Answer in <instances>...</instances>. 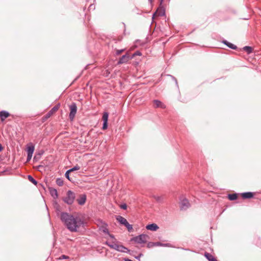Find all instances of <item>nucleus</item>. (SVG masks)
<instances>
[{
  "instance_id": "f257e3e1",
  "label": "nucleus",
  "mask_w": 261,
  "mask_h": 261,
  "mask_svg": "<svg viewBox=\"0 0 261 261\" xmlns=\"http://www.w3.org/2000/svg\"><path fill=\"white\" fill-rule=\"evenodd\" d=\"M61 220L65 225L71 232H76L83 224L84 221L79 217H74L73 215L66 212L61 214Z\"/></svg>"
},
{
  "instance_id": "f03ea898",
  "label": "nucleus",
  "mask_w": 261,
  "mask_h": 261,
  "mask_svg": "<svg viewBox=\"0 0 261 261\" xmlns=\"http://www.w3.org/2000/svg\"><path fill=\"white\" fill-rule=\"evenodd\" d=\"M105 244L111 248L114 249L119 252H128L129 251L126 247L122 245H119L116 243H111L108 241H107Z\"/></svg>"
},
{
  "instance_id": "7ed1b4c3",
  "label": "nucleus",
  "mask_w": 261,
  "mask_h": 261,
  "mask_svg": "<svg viewBox=\"0 0 261 261\" xmlns=\"http://www.w3.org/2000/svg\"><path fill=\"white\" fill-rule=\"evenodd\" d=\"M75 198V193L71 190L67 192L66 196L63 198V201L68 205L72 204Z\"/></svg>"
},
{
  "instance_id": "20e7f679",
  "label": "nucleus",
  "mask_w": 261,
  "mask_h": 261,
  "mask_svg": "<svg viewBox=\"0 0 261 261\" xmlns=\"http://www.w3.org/2000/svg\"><path fill=\"white\" fill-rule=\"evenodd\" d=\"M149 237L147 234H141L131 239V241H134L137 244H145L147 242Z\"/></svg>"
},
{
  "instance_id": "39448f33",
  "label": "nucleus",
  "mask_w": 261,
  "mask_h": 261,
  "mask_svg": "<svg viewBox=\"0 0 261 261\" xmlns=\"http://www.w3.org/2000/svg\"><path fill=\"white\" fill-rule=\"evenodd\" d=\"M99 224L100 225H98L99 227V229L100 231H102L105 234H109V231L108 228V224L103 222L102 220H99Z\"/></svg>"
},
{
  "instance_id": "423d86ee",
  "label": "nucleus",
  "mask_w": 261,
  "mask_h": 261,
  "mask_svg": "<svg viewBox=\"0 0 261 261\" xmlns=\"http://www.w3.org/2000/svg\"><path fill=\"white\" fill-rule=\"evenodd\" d=\"M155 246H170V244L166 243L163 244L159 242H148L147 245V247L148 248H151Z\"/></svg>"
},
{
  "instance_id": "0eeeda50",
  "label": "nucleus",
  "mask_w": 261,
  "mask_h": 261,
  "mask_svg": "<svg viewBox=\"0 0 261 261\" xmlns=\"http://www.w3.org/2000/svg\"><path fill=\"white\" fill-rule=\"evenodd\" d=\"M132 58H130L128 53H126L125 55L122 56L119 60L117 64L120 65L123 63H126L128 62Z\"/></svg>"
},
{
  "instance_id": "6e6552de",
  "label": "nucleus",
  "mask_w": 261,
  "mask_h": 261,
  "mask_svg": "<svg viewBox=\"0 0 261 261\" xmlns=\"http://www.w3.org/2000/svg\"><path fill=\"white\" fill-rule=\"evenodd\" d=\"M190 206V203L187 198H184L180 202V209L186 210Z\"/></svg>"
},
{
  "instance_id": "1a4fd4ad",
  "label": "nucleus",
  "mask_w": 261,
  "mask_h": 261,
  "mask_svg": "<svg viewBox=\"0 0 261 261\" xmlns=\"http://www.w3.org/2000/svg\"><path fill=\"white\" fill-rule=\"evenodd\" d=\"M86 199L87 196L85 194H81L80 195V197L77 198L76 201L79 205H83L85 203Z\"/></svg>"
},
{
  "instance_id": "9d476101",
  "label": "nucleus",
  "mask_w": 261,
  "mask_h": 261,
  "mask_svg": "<svg viewBox=\"0 0 261 261\" xmlns=\"http://www.w3.org/2000/svg\"><path fill=\"white\" fill-rule=\"evenodd\" d=\"M109 115H102V127L103 130H106L108 128V122Z\"/></svg>"
},
{
  "instance_id": "9b49d317",
  "label": "nucleus",
  "mask_w": 261,
  "mask_h": 261,
  "mask_svg": "<svg viewBox=\"0 0 261 261\" xmlns=\"http://www.w3.org/2000/svg\"><path fill=\"white\" fill-rule=\"evenodd\" d=\"M153 107L155 108H161L163 109L166 108V105L158 100H154L153 101Z\"/></svg>"
},
{
  "instance_id": "f8f14e48",
  "label": "nucleus",
  "mask_w": 261,
  "mask_h": 261,
  "mask_svg": "<svg viewBox=\"0 0 261 261\" xmlns=\"http://www.w3.org/2000/svg\"><path fill=\"white\" fill-rule=\"evenodd\" d=\"M254 195V193L251 192H247L241 193V196L244 199L253 198Z\"/></svg>"
},
{
  "instance_id": "ddd939ff",
  "label": "nucleus",
  "mask_w": 261,
  "mask_h": 261,
  "mask_svg": "<svg viewBox=\"0 0 261 261\" xmlns=\"http://www.w3.org/2000/svg\"><path fill=\"white\" fill-rule=\"evenodd\" d=\"M49 192L51 196L53 197L54 199H57L58 197V194L57 190L52 187H49L48 188Z\"/></svg>"
},
{
  "instance_id": "4468645a",
  "label": "nucleus",
  "mask_w": 261,
  "mask_h": 261,
  "mask_svg": "<svg viewBox=\"0 0 261 261\" xmlns=\"http://www.w3.org/2000/svg\"><path fill=\"white\" fill-rule=\"evenodd\" d=\"M70 110V114H75L77 111V107L76 105L74 102H72L69 106Z\"/></svg>"
},
{
  "instance_id": "2eb2a0df",
  "label": "nucleus",
  "mask_w": 261,
  "mask_h": 261,
  "mask_svg": "<svg viewBox=\"0 0 261 261\" xmlns=\"http://www.w3.org/2000/svg\"><path fill=\"white\" fill-rule=\"evenodd\" d=\"M146 228L148 230L156 231L159 228V226L155 223H152L147 225Z\"/></svg>"
},
{
  "instance_id": "dca6fc26",
  "label": "nucleus",
  "mask_w": 261,
  "mask_h": 261,
  "mask_svg": "<svg viewBox=\"0 0 261 261\" xmlns=\"http://www.w3.org/2000/svg\"><path fill=\"white\" fill-rule=\"evenodd\" d=\"M204 256L208 261H217L213 255L207 252L204 253Z\"/></svg>"
},
{
  "instance_id": "f3484780",
  "label": "nucleus",
  "mask_w": 261,
  "mask_h": 261,
  "mask_svg": "<svg viewBox=\"0 0 261 261\" xmlns=\"http://www.w3.org/2000/svg\"><path fill=\"white\" fill-rule=\"evenodd\" d=\"M116 220L118 221L120 224L125 225L128 222L126 219L123 218L121 216H117L116 217Z\"/></svg>"
},
{
  "instance_id": "a211bd4d",
  "label": "nucleus",
  "mask_w": 261,
  "mask_h": 261,
  "mask_svg": "<svg viewBox=\"0 0 261 261\" xmlns=\"http://www.w3.org/2000/svg\"><path fill=\"white\" fill-rule=\"evenodd\" d=\"M60 105L58 104L56 106H55L48 112V114H54V113H56L57 111L59 110L60 108Z\"/></svg>"
},
{
  "instance_id": "6ab92c4d",
  "label": "nucleus",
  "mask_w": 261,
  "mask_h": 261,
  "mask_svg": "<svg viewBox=\"0 0 261 261\" xmlns=\"http://www.w3.org/2000/svg\"><path fill=\"white\" fill-rule=\"evenodd\" d=\"M223 43L226 45L228 47L233 49H236L237 47L235 45L228 42L226 40H224L223 41Z\"/></svg>"
},
{
  "instance_id": "aec40b11",
  "label": "nucleus",
  "mask_w": 261,
  "mask_h": 261,
  "mask_svg": "<svg viewBox=\"0 0 261 261\" xmlns=\"http://www.w3.org/2000/svg\"><path fill=\"white\" fill-rule=\"evenodd\" d=\"M238 198V194L237 193L229 194L228 195V198L230 201L235 200Z\"/></svg>"
},
{
  "instance_id": "412c9836",
  "label": "nucleus",
  "mask_w": 261,
  "mask_h": 261,
  "mask_svg": "<svg viewBox=\"0 0 261 261\" xmlns=\"http://www.w3.org/2000/svg\"><path fill=\"white\" fill-rule=\"evenodd\" d=\"M153 197L157 202H160V203H162L163 202L164 197L163 196H159L154 195Z\"/></svg>"
},
{
  "instance_id": "4be33fe9",
  "label": "nucleus",
  "mask_w": 261,
  "mask_h": 261,
  "mask_svg": "<svg viewBox=\"0 0 261 261\" xmlns=\"http://www.w3.org/2000/svg\"><path fill=\"white\" fill-rule=\"evenodd\" d=\"M34 146L31 145L27 147V154H33L34 151Z\"/></svg>"
},
{
  "instance_id": "5701e85b",
  "label": "nucleus",
  "mask_w": 261,
  "mask_h": 261,
  "mask_svg": "<svg viewBox=\"0 0 261 261\" xmlns=\"http://www.w3.org/2000/svg\"><path fill=\"white\" fill-rule=\"evenodd\" d=\"M28 178L31 182H32L35 186H37L38 182L36 180H35L31 175H29L28 176Z\"/></svg>"
},
{
  "instance_id": "b1692460",
  "label": "nucleus",
  "mask_w": 261,
  "mask_h": 261,
  "mask_svg": "<svg viewBox=\"0 0 261 261\" xmlns=\"http://www.w3.org/2000/svg\"><path fill=\"white\" fill-rule=\"evenodd\" d=\"M243 50L249 54L252 52L253 49L250 46H246L243 47Z\"/></svg>"
},
{
  "instance_id": "393cba45",
  "label": "nucleus",
  "mask_w": 261,
  "mask_h": 261,
  "mask_svg": "<svg viewBox=\"0 0 261 261\" xmlns=\"http://www.w3.org/2000/svg\"><path fill=\"white\" fill-rule=\"evenodd\" d=\"M124 226L127 228L129 232H132L133 231V226L132 225L129 224L128 222H127Z\"/></svg>"
},
{
  "instance_id": "a878e982",
  "label": "nucleus",
  "mask_w": 261,
  "mask_h": 261,
  "mask_svg": "<svg viewBox=\"0 0 261 261\" xmlns=\"http://www.w3.org/2000/svg\"><path fill=\"white\" fill-rule=\"evenodd\" d=\"M56 184L59 186H62L63 185V180L60 178H58L56 179Z\"/></svg>"
},
{
  "instance_id": "bb28decb",
  "label": "nucleus",
  "mask_w": 261,
  "mask_h": 261,
  "mask_svg": "<svg viewBox=\"0 0 261 261\" xmlns=\"http://www.w3.org/2000/svg\"><path fill=\"white\" fill-rule=\"evenodd\" d=\"M80 167L76 165V166H75L74 167H73V168L69 169L68 170L71 172H73L74 171H75V170H80Z\"/></svg>"
},
{
  "instance_id": "cd10ccee",
  "label": "nucleus",
  "mask_w": 261,
  "mask_h": 261,
  "mask_svg": "<svg viewBox=\"0 0 261 261\" xmlns=\"http://www.w3.org/2000/svg\"><path fill=\"white\" fill-rule=\"evenodd\" d=\"M10 116V115H0V119L2 122L4 123L6 119Z\"/></svg>"
},
{
  "instance_id": "c85d7f7f",
  "label": "nucleus",
  "mask_w": 261,
  "mask_h": 261,
  "mask_svg": "<svg viewBox=\"0 0 261 261\" xmlns=\"http://www.w3.org/2000/svg\"><path fill=\"white\" fill-rule=\"evenodd\" d=\"M125 49H117L116 51V55L118 56L120 55L121 53H122Z\"/></svg>"
},
{
  "instance_id": "c756f323",
  "label": "nucleus",
  "mask_w": 261,
  "mask_h": 261,
  "mask_svg": "<svg viewBox=\"0 0 261 261\" xmlns=\"http://www.w3.org/2000/svg\"><path fill=\"white\" fill-rule=\"evenodd\" d=\"M137 56H142V53L140 51H136L135 53L132 55V58Z\"/></svg>"
},
{
  "instance_id": "7c9ffc66",
  "label": "nucleus",
  "mask_w": 261,
  "mask_h": 261,
  "mask_svg": "<svg viewBox=\"0 0 261 261\" xmlns=\"http://www.w3.org/2000/svg\"><path fill=\"white\" fill-rule=\"evenodd\" d=\"M70 172L68 170L66 173H65V177L70 181H71V179H70V176H69V174H70Z\"/></svg>"
},
{
  "instance_id": "2f4dec72",
  "label": "nucleus",
  "mask_w": 261,
  "mask_h": 261,
  "mask_svg": "<svg viewBox=\"0 0 261 261\" xmlns=\"http://www.w3.org/2000/svg\"><path fill=\"white\" fill-rule=\"evenodd\" d=\"M51 115H45L42 118V123L44 122L45 121H46L50 116Z\"/></svg>"
},
{
  "instance_id": "473e14b6",
  "label": "nucleus",
  "mask_w": 261,
  "mask_h": 261,
  "mask_svg": "<svg viewBox=\"0 0 261 261\" xmlns=\"http://www.w3.org/2000/svg\"><path fill=\"white\" fill-rule=\"evenodd\" d=\"M120 207L123 210H126L127 208V205L125 203H123L122 204H121Z\"/></svg>"
},
{
  "instance_id": "72a5a7b5",
  "label": "nucleus",
  "mask_w": 261,
  "mask_h": 261,
  "mask_svg": "<svg viewBox=\"0 0 261 261\" xmlns=\"http://www.w3.org/2000/svg\"><path fill=\"white\" fill-rule=\"evenodd\" d=\"M69 258V256L65 255H62L60 257L59 259H68Z\"/></svg>"
},
{
  "instance_id": "f704fd0d",
  "label": "nucleus",
  "mask_w": 261,
  "mask_h": 261,
  "mask_svg": "<svg viewBox=\"0 0 261 261\" xmlns=\"http://www.w3.org/2000/svg\"><path fill=\"white\" fill-rule=\"evenodd\" d=\"M32 155L33 154H27V161H29L31 159Z\"/></svg>"
},
{
  "instance_id": "c9c22d12",
  "label": "nucleus",
  "mask_w": 261,
  "mask_h": 261,
  "mask_svg": "<svg viewBox=\"0 0 261 261\" xmlns=\"http://www.w3.org/2000/svg\"><path fill=\"white\" fill-rule=\"evenodd\" d=\"M0 114L1 115H2V114H9V113L6 111H2L0 112Z\"/></svg>"
},
{
  "instance_id": "e433bc0d",
  "label": "nucleus",
  "mask_w": 261,
  "mask_h": 261,
  "mask_svg": "<svg viewBox=\"0 0 261 261\" xmlns=\"http://www.w3.org/2000/svg\"><path fill=\"white\" fill-rule=\"evenodd\" d=\"M69 119H70V121H73L75 115H69Z\"/></svg>"
},
{
  "instance_id": "4c0bfd02",
  "label": "nucleus",
  "mask_w": 261,
  "mask_h": 261,
  "mask_svg": "<svg viewBox=\"0 0 261 261\" xmlns=\"http://www.w3.org/2000/svg\"><path fill=\"white\" fill-rule=\"evenodd\" d=\"M108 234L110 236V237L111 238L115 239V237H114V236L113 234H110V233H109V234Z\"/></svg>"
},
{
  "instance_id": "58836bf2",
  "label": "nucleus",
  "mask_w": 261,
  "mask_h": 261,
  "mask_svg": "<svg viewBox=\"0 0 261 261\" xmlns=\"http://www.w3.org/2000/svg\"><path fill=\"white\" fill-rule=\"evenodd\" d=\"M157 15V12H155V13H154V14H153V16H152V18L154 19V17Z\"/></svg>"
},
{
  "instance_id": "ea45409f",
  "label": "nucleus",
  "mask_w": 261,
  "mask_h": 261,
  "mask_svg": "<svg viewBox=\"0 0 261 261\" xmlns=\"http://www.w3.org/2000/svg\"><path fill=\"white\" fill-rule=\"evenodd\" d=\"M142 254H141H141H139V256H136V258H137V259H139V257H140L141 256H142Z\"/></svg>"
},
{
  "instance_id": "a19ab883",
  "label": "nucleus",
  "mask_w": 261,
  "mask_h": 261,
  "mask_svg": "<svg viewBox=\"0 0 261 261\" xmlns=\"http://www.w3.org/2000/svg\"><path fill=\"white\" fill-rule=\"evenodd\" d=\"M3 150V147L2 145L0 144V151H1Z\"/></svg>"
},
{
  "instance_id": "79ce46f5",
  "label": "nucleus",
  "mask_w": 261,
  "mask_h": 261,
  "mask_svg": "<svg viewBox=\"0 0 261 261\" xmlns=\"http://www.w3.org/2000/svg\"><path fill=\"white\" fill-rule=\"evenodd\" d=\"M124 261H133V260H132L131 259H128V258H126V259H125L124 260Z\"/></svg>"
},
{
  "instance_id": "37998d69",
  "label": "nucleus",
  "mask_w": 261,
  "mask_h": 261,
  "mask_svg": "<svg viewBox=\"0 0 261 261\" xmlns=\"http://www.w3.org/2000/svg\"><path fill=\"white\" fill-rule=\"evenodd\" d=\"M102 114L106 115V114H108V113L107 112H105Z\"/></svg>"
},
{
  "instance_id": "c03bdc74",
  "label": "nucleus",
  "mask_w": 261,
  "mask_h": 261,
  "mask_svg": "<svg viewBox=\"0 0 261 261\" xmlns=\"http://www.w3.org/2000/svg\"><path fill=\"white\" fill-rule=\"evenodd\" d=\"M40 167H43V166H41V165H39V166H38V168H40Z\"/></svg>"
},
{
  "instance_id": "a18cd8bd",
  "label": "nucleus",
  "mask_w": 261,
  "mask_h": 261,
  "mask_svg": "<svg viewBox=\"0 0 261 261\" xmlns=\"http://www.w3.org/2000/svg\"><path fill=\"white\" fill-rule=\"evenodd\" d=\"M150 1H151V0H149Z\"/></svg>"
}]
</instances>
